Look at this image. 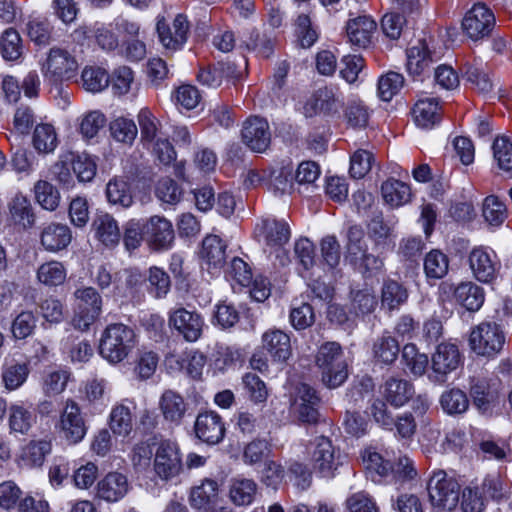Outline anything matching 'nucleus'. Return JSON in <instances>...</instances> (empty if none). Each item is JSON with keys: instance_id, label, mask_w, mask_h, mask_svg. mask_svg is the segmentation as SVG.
I'll list each match as a JSON object with an SVG mask.
<instances>
[{"instance_id": "5fc2aeb1", "label": "nucleus", "mask_w": 512, "mask_h": 512, "mask_svg": "<svg viewBox=\"0 0 512 512\" xmlns=\"http://www.w3.org/2000/svg\"><path fill=\"white\" fill-rule=\"evenodd\" d=\"M81 79L84 89L91 93L101 92L109 84V76L105 70L99 67L84 68Z\"/></svg>"}, {"instance_id": "b1692460", "label": "nucleus", "mask_w": 512, "mask_h": 512, "mask_svg": "<svg viewBox=\"0 0 512 512\" xmlns=\"http://www.w3.org/2000/svg\"><path fill=\"white\" fill-rule=\"evenodd\" d=\"M148 241L154 249H168L174 240L171 222L164 217L152 216L145 225Z\"/></svg>"}, {"instance_id": "dca6fc26", "label": "nucleus", "mask_w": 512, "mask_h": 512, "mask_svg": "<svg viewBox=\"0 0 512 512\" xmlns=\"http://www.w3.org/2000/svg\"><path fill=\"white\" fill-rule=\"evenodd\" d=\"M255 234L259 241L270 248L280 249L290 239V229L285 221L264 219L256 225Z\"/></svg>"}, {"instance_id": "4be33fe9", "label": "nucleus", "mask_w": 512, "mask_h": 512, "mask_svg": "<svg viewBox=\"0 0 512 512\" xmlns=\"http://www.w3.org/2000/svg\"><path fill=\"white\" fill-rule=\"evenodd\" d=\"M293 166L290 163H279L267 170L265 187L275 196L290 194L293 190Z\"/></svg>"}, {"instance_id": "052dcab7", "label": "nucleus", "mask_w": 512, "mask_h": 512, "mask_svg": "<svg viewBox=\"0 0 512 512\" xmlns=\"http://www.w3.org/2000/svg\"><path fill=\"white\" fill-rule=\"evenodd\" d=\"M285 475V467L280 462L269 459L264 462L260 480L266 487L277 490L283 483Z\"/></svg>"}, {"instance_id": "f03ea898", "label": "nucleus", "mask_w": 512, "mask_h": 512, "mask_svg": "<svg viewBox=\"0 0 512 512\" xmlns=\"http://www.w3.org/2000/svg\"><path fill=\"white\" fill-rule=\"evenodd\" d=\"M135 342L132 328L122 323L110 324L102 333L99 352L110 363H119L129 355Z\"/></svg>"}, {"instance_id": "0eeeda50", "label": "nucleus", "mask_w": 512, "mask_h": 512, "mask_svg": "<svg viewBox=\"0 0 512 512\" xmlns=\"http://www.w3.org/2000/svg\"><path fill=\"white\" fill-rule=\"evenodd\" d=\"M168 324L185 341L196 342L202 335L205 322L198 312L178 307L169 312Z\"/></svg>"}, {"instance_id": "338daca9", "label": "nucleus", "mask_w": 512, "mask_h": 512, "mask_svg": "<svg viewBox=\"0 0 512 512\" xmlns=\"http://www.w3.org/2000/svg\"><path fill=\"white\" fill-rule=\"evenodd\" d=\"M404 78L396 72L382 75L378 80V96L383 101H390L401 89Z\"/></svg>"}, {"instance_id": "c756f323", "label": "nucleus", "mask_w": 512, "mask_h": 512, "mask_svg": "<svg viewBox=\"0 0 512 512\" xmlns=\"http://www.w3.org/2000/svg\"><path fill=\"white\" fill-rule=\"evenodd\" d=\"M413 117L417 126L430 129L441 120V112L437 99L419 98L413 108Z\"/></svg>"}, {"instance_id": "20e7f679", "label": "nucleus", "mask_w": 512, "mask_h": 512, "mask_svg": "<svg viewBox=\"0 0 512 512\" xmlns=\"http://www.w3.org/2000/svg\"><path fill=\"white\" fill-rule=\"evenodd\" d=\"M427 491L432 506L440 511H452L459 502V484L443 470L433 472Z\"/></svg>"}, {"instance_id": "a211bd4d", "label": "nucleus", "mask_w": 512, "mask_h": 512, "mask_svg": "<svg viewBox=\"0 0 512 512\" xmlns=\"http://www.w3.org/2000/svg\"><path fill=\"white\" fill-rule=\"evenodd\" d=\"M459 364L460 352L454 344L441 343L432 355V370L439 381H444L446 375L456 370Z\"/></svg>"}, {"instance_id": "f8f14e48", "label": "nucleus", "mask_w": 512, "mask_h": 512, "mask_svg": "<svg viewBox=\"0 0 512 512\" xmlns=\"http://www.w3.org/2000/svg\"><path fill=\"white\" fill-rule=\"evenodd\" d=\"M77 67V61L68 51L54 47L50 49L42 70L45 77L52 81H58L70 79Z\"/></svg>"}, {"instance_id": "bf43d9fd", "label": "nucleus", "mask_w": 512, "mask_h": 512, "mask_svg": "<svg viewBox=\"0 0 512 512\" xmlns=\"http://www.w3.org/2000/svg\"><path fill=\"white\" fill-rule=\"evenodd\" d=\"M70 374L66 370L48 371L42 382L43 393L47 396H56L65 391Z\"/></svg>"}, {"instance_id": "79ce46f5", "label": "nucleus", "mask_w": 512, "mask_h": 512, "mask_svg": "<svg viewBox=\"0 0 512 512\" xmlns=\"http://www.w3.org/2000/svg\"><path fill=\"white\" fill-rule=\"evenodd\" d=\"M110 428L114 434L127 436L133 428L131 409L124 403L115 405L110 413Z\"/></svg>"}, {"instance_id": "aec40b11", "label": "nucleus", "mask_w": 512, "mask_h": 512, "mask_svg": "<svg viewBox=\"0 0 512 512\" xmlns=\"http://www.w3.org/2000/svg\"><path fill=\"white\" fill-rule=\"evenodd\" d=\"M376 29V22L367 15L351 18L346 25L350 43L361 48H366L371 44Z\"/></svg>"}, {"instance_id": "39448f33", "label": "nucleus", "mask_w": 512, "mask_h": 512, "mask_svg": "<svg viewBox=\"0 0 512 512\" xmlns=\"http://www.w3.org/2000/svg\"><path fill=\"white\" fill-rule=\"evenodd\" d=\"M77 308L72 318L74 328L86 331L102 311V299L93 287L79 288L74 292Z\"/></svg>"}, {"instance_id": "8fccbe9b", "label": "nucleus", "mask_w": 512, "mask_h": 512, "mask_svg": "<svg viewBox=\"0 0 512 512\" xmlns=\"http://www.w3.org/2000/svg\"><path fill=\"white\" fill-rule=\"evenodd\" d=\"M247 49L254 51L258 56L268 58L275 47V38L265 31H253L245 42Z\"/></svg>"}, {"instance_id": "864d4df0", "label": "nucleus", "mask_w": 512, "mask_h": 512, "mask_svg": "<svg viewBox=\"0 0 512 512\" xmlns=\"http://www.w3.org/2000/svg\"><path fill=\"white\" fill-rule=\"evenodd\" d=\"M440 403L443 410L451 415L462 414L469 407V400L466 394L458 388L445 391L440 398Z\"/></svg>"}, {"instance_id": "69168bd1", "label": "nucleus", "mask_w": 512, "mask_h": 512, "mask_svg": "<svg viewBox=\"0 0 512 512\" xmlns=\"http://www.w3.org/2000/svg\"><path fill=\"white\" fill-rule=\"evenodd\" d=\"M295 31L303 48L311 47L318 39V33L313 26L309 14L301 13L295 20Z\"/></svg>"}, {"instance_id": "e433bc0d", "label": "nucleus", "mask_w": 512, "mask_h": 512, "mask_svg": "<svg viewBox=\"0 0 512 512\" xmlns=\"http://www.w3.org/2000/svg\"><path fill=\"white\" fill-rule=\"evenodd\" d=\"M395 225L394 218L385 219L382 213H378L372 217L367 225L368 237L376 247L385 246L393 236Z\"/></svg>"}, {"instance_id": "9d476101", "label": "nucleus", "mask_w": 512, "mask_h": 512, "mask_svg": "<svg viewBox=\"0 0 512 512\" xmlns=\"http://www.w3.org/2000/svg\"><path fill=\"white\" fill-rule=\"evenodd\" d=\"M59 428L64 438L70 443L76 444L83 440L87 427L81 414L78 403L68 398L60 413Z\"/></svg>"}, {"instance_id": "680f3d73", "label": "nucleus", "mask_w": 512, "mask_h": 512, "mask_svg": "<svg viewBox=\"0 0 512 512\" xmlns=\"http://www.w3.org/2000/svg\"><path fill=\"white\" fill-rule=\"evenodd\" d=\"M271 452V445L264 439H254L245 445L242 460L246 465L254 466L263 461Z\"/></svg>"}, {"instance_id": "37998d69", "label": "nucleus", "mask_w": 512, "mask_h": 512, "mask_svg": "<svg viewBox=\"0 0 512 512\" xmlns=\"http://www.w3.org/2000/svg\"><path fill=\"white\" fill-rule=\"evenodd\" d=\"M66 274L64 265L55 260L41 264L36 273L38 281L48 287L64 283Z\"/></svg>"}, {"instance_id": "13d9d810", "label": "nucleus", "mask_w": 512, "mask_h": 512, "mask_svg": "<svg viewBox=\"0 0 512 512\" xmlns=\"http://www.w3.org/2000/svg\"><path fill=\"white\" fill-rule=\"evenodd\" d=\"M110 132L116 141L132 144L137 136L138 129L133 120L119 117L110 123Z\"/></svg>"}, {"instance_id": "7ed1b4c3", "label": "nucleus", "mask_w": 512, "mask_h": 512, "mask_svg": "<svg viewBox=\"0 0 512 512\" xmlns=\"http://www.w3.org/2000/svg\"><path fill=\"white\" fill-rule=\"evenodd\" d=\"M505 340V333L499 324L485 321L471 330L469 345L477 355L490 358L502 351Z\"/></svg>"}, {"instance_id": "4468645a", "label": "nucleus", "mask_w": 512, "mask_h": 512, "mask_svg": "<svg viewBox=\"0 0 512 512\" xmlns=\"http://www.w3.org/2000/svg\"><path fill=\"white\" fill-rule=\"evenodd\" d=\"M470 395L473 405L481 413H487L499 398V382L487 377L473 378Z\"/></svg>"}, {"instance_id": "cd10ccee", "label": "nucleus", "mask_w": 512, "mask_h": 512, "mask_svg": "<svg viewBox=\"0 0 512 512\" xmlns=\"http://www.w3.org/2000/svg\"><path fill=\"white\" fill-rule=\"evenodd\" d=\"M74 37L78 41L94 37L97 45L105 51L114 50L119 45L116 34L103 24H95L93 27L80 26L74 31Z\"/></svg>"}, {"instance_id": "3c124183", "label": "nucleus", "mask_w": 512, "mask_h": 512, "mask_svg": "<svg viewBox=\"0 0 512 512\" xmlns=\"http://www.w3.org/2000/svg\"><path fill=\"white\" fill-rule=\"evenodd\" d=\"M106 195L110 203L120 205L124 208L130 207L133 203L129 185L123 179H113L109 181L106 188Z\"/></svg>"}, {"instance_id": "4d7b16f0", "label": "nucleus", "mask_w": 512, "mask_h": 512, "mask_svg": "<svg viewBox=\"0 0 512 512\" xmlns=\"http://www.w3.org/2000/svg\"><path fill=\"white\" fill-rule=\"evenodd\" d=\"M364 232L358 225H352L348 228L346 234V259L352 264H357L359 256L365 251L363 245Z\"/></svg>"}, {"instance_id": "ddd939ff", "label": "nucleus", "mask_w": 512, "mask_h": 512, "mask_svg": "<svg viewBox=\"0 0 512 512\" xmlns=\"http://www.w3.org/2000/svg\"><path fill=\"white\" fill-rule=\"evenodd\" d=\"M469 265L474 277L483 283L492 282L500 268L495 252L484 247L474 248L470 252Z\"/></svg>"}, {"instance_id": "423d86ee", "label": "nucleus", "mask_w": 512, "mask_h": 512, "mask_svg": "<svg viewBox=\"0 0 512 512\" xmlns=\"http://www.w3.org/2000/svg\"><path fill=\"white\" fill-rule=\"evenodd\" d=\"M182 459L177 443L161 441L155 450L154 470L165 481L177 477L182 471Z\"/></svg>"}, {"instance_id": "6e6552de", "label": "nucleus", "mask_w": 512, "mask_h": 512, "mask_svg": "<svg viewBox=\"0 0 512 512\" xmlns=\"http://www.w3.org/2000/svg\"><path fill=\"white\" fill-rule=\"evenodd\" d=\"M312 462L314 470L321 477L332 478L338 467L342 465L343 456L329 438L322 436L316 439Z\"/></svg>"}, {"instance_id": "774afa93", "label": "nucleus", "mask_w": 512, "mask_h": 512, "mask_svg": "<svg viewBox=\"0 0 512 512\" xmlns=\"http://www.w3.org/2000/svg\"><path fill=\"white\" fill-rule=\"evenodd\" d=\"M458 503L462 512H483L485 509V499L477 487H465Z\"/></svg>"}, {"instance_id": "f3484780", "label": "nucleus", "mask_w": 512, "mask_h": 512, "mask_svg": "<svg viewBox=\"0 0 512 512\" xmlns=\"http://www.w3.org/2000/svg\"><path fill=\"white\" fill-rule=\"evenodd\" d=\"M319 403L320 398L313 387L305 383L297 387L294 407L300 421L316 423L319 419Z\"/></svg>"}, {"instance_id": "c85d7f7f", "label": "nucleus", "mask_w": 512, "mask_h": 512, "mask_svg": "<svg viewBox=\"0 0 512 512\" xmlns=\"http://www.w3.org/2000/svg\"><path fill=\"white\" fill-rule=\"evenodd\" d=\"M95 237L106 247L118 245L121 237L120 229L114 217L108 213H99L92 223Z\"/></svg>"}, {"instance_id": "09e8293b", "label": "nucleus", "mask_w": 512, "mask_h": 512, "mask_svg": "<svg viewBox=\"0 0 512 512\" xmlns=\"http://www.w3.org/2000/svg\"><path fill=\"white\" fill-rule=\"evenodd\" d=\"M374 357L384 364L393 363L399 354L397 340L390 335H383L373 345Z\"/></svg>"}, {"instance_id": "0e129e2a", "label": "nucleus", "mask_w": 512, "mask_h": 512, "mask_svg": "<svg viewBox=\"0 0 512 512\" xmlns=\"http://www.w3.org/2000/svg\"><path fill=\"white\" fill-rule=\"evenodd\" d=\"M35 197L37 202L46 210H55L60 201L58 190L49 182L40 180L35 184Z\"/></svg>"}, {"instance_id": "7c9ffc66", "label": "nucleus", "mask_w": 512, "mask_h": 512, "mask_svg": "<svg viewBox=\"0 0 512 512\" xmlns=\"http://www.w3.org/2000/svg\"><path fill=\"white\" fill-rule=\"evenodd\" d=\"M432 62L433 59L425 41H418L417 45L407 51V71L413 77L429 73Z\"/></svg>"}, {"instance_id": "412c9836", "label": "nucleus", "mask_w": 512, "mask_h": 512, "mask_svg": "<svg viewBox=\"0 0 512 512\" xmlns=\"http://www.w3.org/2000/svg\"><path fill=\"white\" fill-rule=\"evenodd\" d=\"M201 258L209 273H219L226 259V244L217 235L206 236L202 241Z\"/></svg>"}, {"instance_id": "5701e85b", "label": "nucleus", "mask_w": 512, "mask_h": 512, "mask_svg": "<svg viewBox=\"0 0 512 512\" xmlns=\"http://www.w3.org/2000/svg\"><path fill=\"white\" fill-rule=\"evenodd\" d=\"M262 348L277 362H285L292 354L289 335L279 329H269L263 333Z\"/></svg>"}, {"instance_id": "de8ad7c7", "label": "nucleus", "mask_w": 512, "mask_h": 512, "mask_svg": "<svg viewBox=\"0 0 512 512\" xmlns=\"http://www.w3.org/2000/svg\"><path fill=\"white\" fill-rule=\"evenodd\" d=\"M10 213L13 220L24 228L34 224L35 217L30 201L23 195H16L10 203Z\"/></svg>"}, {"instance_id": "473e14b6", "label": "nucleus", "mask_w": 512, "mask_h": 512, "mask_svg": "<svg viewBox=\"0 0 512 512\" xmlns=\"http://www.w3.org/2000/svg\"><path fill=\"white\" fill-rule=\"evenodd\" d=\"M159 409L166 421L179 424L187 411V403L179 393L166 390L159 399Z\"/></svg>"}, {"instance_id": "f257e3e1", "label": "nucleus", "mask_w": 512, "mask_h": 512, "mask_svg": "<svg viewBox=\"0 0 512 512\" xmlns=\"http://www.w3.org/2000/svg\"><path fill=\"white\" fill-rule=\"evenodd\" d=\"M321 381L329 389L341 386L348 378V364L342 347L337 342L323 343L315 356Z\"/></svg>"}, {"instance_id": "393cba45", "label": "nucleus", "mask_w": 512, "mask_h": 512, "mask_svg": "<svg viewBox=\"0 0 512 512\" xmlns=\"http://www.w3.org/2000/svg\"><path fill=\"white\" fill-rule=\"evenodd\" d=\"M127 477L119 472H110L97 485V495L107 502L121 500L129 491Z\"/></svg>"}, {"instance_id": "49530a36", "label": "nucleus", "mask_w": 512, "mask_h": 512, "mask_svg": "<svg viewBox=\"0 0 512 512\" xmlns=\"http://www.w3.org/2000/svg\"><path fill=\"white\" fill-rule=\"evenodd\" d=\"M482 215L490 225L499 226L507 217L506 205L497 196L489 195L483 201Z\"/></svg>"}, {"instance_id": "c9c22d12", "label": "nucleus", "mask_w": 512, "mask_h": 512, "mask_svg": "<svg viewBox=\"0 0 512 512\" xmlns=\"http://www.w3.org/2000/svg\"><path fill=\"white\" fill-rule=\"evenodd\" d=\"M456 301L468 311H478L485 299L484 290L473 282H462L454 290Z\"/></svg>"}, {"instance_id": "58836bf2", "label": "nucleus", "mask_w": 512, "mask_h": 512, "mask_svg": "<svg viewBox=\"0 0 512 512\" xmlns=\"http://www.w3.org/2000/svg\"><path fill=\"white\" fill-rule=\"evenodd\" d=\"M32 145L40 154H51L58 146V137L51 124H39L32 135Z\"/></svg>"}, {"instance_id": "9b49d317", "label": "nucleus", "mask_w": 512, "mask_h": 512, "mask_svg": "<svg viewBox=\"0 0 512 512\" xmlns=\"http://www.w3.org/2000/svg\"><path fill=\"white\" fill-rule=\"evenodd\" d=\"M272 133L266 119L254 116L242 125V142L255 153H264L271 144Z\"/></svg>"}, {"instance_id": "a878e982", "label": "nucleus", "mask_w": 512, "mask_h": 512, "mask_svg": "<svg viewBox=\"0 0 512 512\" xmlns=\"http://www.w3.org/2000/svg\"><path fill=\"white\" fill-rule=\"evenodd\" d=\"M40 241L46 251L58 252L71 243L72 233L66 224L52 222L42 229Z\"/></svg>"}, {"instance_id": "2eb2a0df", "label": "nucleus", "mask_w": 512, "mask_h": 512, "mask_svg": "<svg viewBox=\"0 0 512 512\" xmlns=\"http://www.w3.org/2000/svg\"><path fill=\"white\" fill-rule=\"evenodd\" d=\"M156 29L159 40L166 50L176 51L187 40L188 22L183 15H177L172 26H168L162 20H158Z\"/></svg>"}, {"instance_id": "4c0bfd02", "label": "nucleus", "mask_w": 512, "mask_h": 512, "mask_svg": "<svg viewBox=\"0 0 512 512\" xmlns=\"http://www.w3.org/2000/svg\"><path fill=\"white\" fill-rule=\"evenodd\" d=\"M384 201L391 207H400L411 199L410 187L399 180L388 179L381 186Z\"/></svg>"}, {"instance_id": "e2e57ef3", "label": "nucleus", "mask_w": 512, "mask_h": 512, "mask_svg": "<svg viewBox=\"0 0 512 512\" xmlns=\"http://www.w3.org/2000/svg\"><path fill=\"white\" fill-rule=\"evenodd\" d=\"M111 89L115 95L122 96L132 91L134 86V73L131 68L121 66L116 68L109 78Z\"/></svg>"}, {"instance_id": "c03bdc74", "label": "nucleus", "mask_w": 512, "mask_h": 512, "mask_svg": "<svg viewBox=\"0 0 512 512\" xmlns=\"http://www.w3.org/2000/svg\"><path fill=\"white\" fill-rule=\"evenodd\" d=\"M449 269V259L442 251L434 249L424 258V272L429 279H441Z\"/></svg>"}, {"instance_id": "a19ab883", "label": "nucleus", "mask_w": 512, "mask_h": 512, "mask_svg": "<svg viewBox=\"0 0 512 512\" xmlns=\"http://www.w3.org/2000/svg\"><path fill=\"white\" fill-rule=\"evenodd\" d=\"M51 452V443L46 440L30 441L22 450L20 460L27 467H40Z\"/></svg>"}, {"instance_id": "1a4fd4ad", "label": "nucleus", "mask_w": 512, "mask_h": 512, "mask_svg": "<svg viewBox=\"0 0 512 512\" xmlns=\"http://www.w3.org/2000/svg\"><path fill=\"white\" fill-rule=\"evenodd\" d=\"M495 24V17L491 10L484 4H475L464 16L462 29L473 41L488 36Z\"/></svg>"}, {"instance_id": "bb28decb", "label": "nucleus", "mask_w": 512, "mask_h": 512, "mask_svg": "<svg viewBox=\"0 0 512 512\" xmlns=\"http://www.w3.org/2000/svg\"><path fill=\"white\" fill-rule=\"evenodd\" d=\"M219 500L218 484L214 480L206 479L191 489L189 502L197 510L210 511L215 509Z\"/></svg>"}, {"instance_id": "ea45409f", "label": "nucleus", "mask_w": 512, "mask_h": 512, "mask_svg": "<svg viewBox=\"0 0 512 512\" xmlns=\"http://www.w3.org/2000/svg\"><path fill=\"white\" fill-rule=\"evenodd\" d=\"M257 484L252 479L235 478L230 485V499L239 506L250 505L257 493Z\"/></svg>"}, {"instance_id": "603ef678", "label": "nucleus", "mask_w": 512, "mask_h": 512, "mask_svg": "<svg viewBox=\"0 0 512 512\" xmlns=\"http://www.w3.org/2000/svg\"><path fill=\"white\" fill-rule=\"evenodd\" d=\"M407 290L398 282L388 280L382 288L381 302L383 306L393 310L406 302Z\"/></svg>"}, {"instance_id": "a18cd8bd", "label": "nucleus", "mask_w": 512, "mask_h": 512, "mask_svg": "<svg viewBox=\"0 0 512 512\" xmlns=\"http://www.w3.org/2000/svg\"><path fill=\"white\" fill-rule=\"evenodd\" d=\"M0 51L7 61H15L22 55L23 46L19 33L13 29H6L0 38Z\"/></svg>"}, {"instance_id": "6ab92c4d", "label": "nucleus", "mask_w": 512, "mask_h": 512, "mask_svg": "<svg viewBox=\"0 0 512 512\" xmlns=\"http://www.w3.org/2000/svg\"><path fill=\"white\" fill-rule=\"evenodd\" d=\"M195 433L203 442L217 444L223 439L225 428L220 416L210 411L197 416Z\"/></svg>"}, {"instance_id": "f704fd0d", "label": "nucleus", "mask_w": 512, "mask_h": 512, "mask_svg": "<svg viewBox=\"0 0 512 512\" xmlns=\"http://www.w3.org/2000/svg\"><path fill=\"white\" fill-rule=\"evenodd\" d=\"M8 428L10 434L27 435L35 423V416L22 405L14 404L8 408Z\"/></svg>"}, {"instance_id": "2f4dec72", "label": "nucleus", "mask_w": 512, "mask_h": 512, "mask_svg": "<svg viewBox=\"0 0 512 512\" xmlns=\"http://www.w3.org/2000/svg\"><path fill=\"white\" fill-rule=\"evenodd\" d=\"M381 392L392 406L401 407L412 397L414 389L409 381L390 377L383 384Z\"/></svg>"}, {"instance_id": "72a5a7b5", "label": "nucleus", "mask_w": 512, "mask_h": 512, "mask_svg": "<svg viewBox=\"0 0 512 512\" xmlns=\"http://www.w3.org/2000/svg\"><path fill=\"white\" fill-rule=\"evenodd\" d=\"M313 109L325 114H336L343 105V97L335 87L318 89L311 99Z\"/></svg>"}, {"instance_id": "6e6d98bb", "label": "nucleus", "mask_w": 512, "mask_h": 512, "mask_svg": "<svg viewBox=\"0 0 512 512\" xmlns=\"http://www.w3.org/2000/svg\"><path fill=\"white\" fill-rule=\"evenodd\" d=\"M106 124L105 115L99 110L85 113L79 118V132L86 138H94Z\"/></svg>"}]
</instances>
